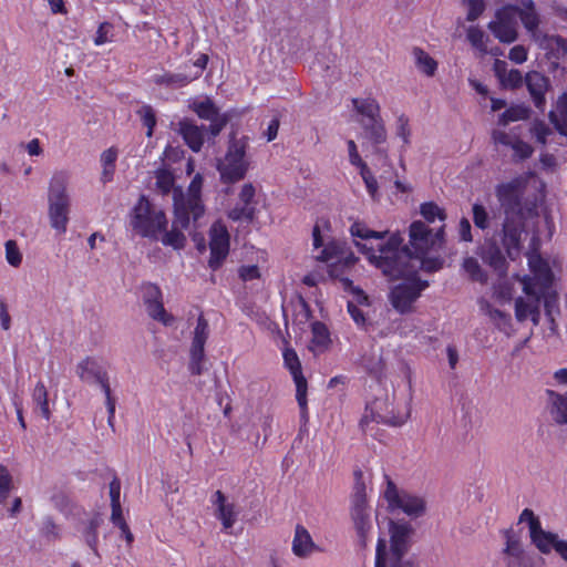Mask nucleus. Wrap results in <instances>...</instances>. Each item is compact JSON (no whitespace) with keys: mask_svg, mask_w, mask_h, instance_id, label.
Segmentation results:
<instances>
[{"mask_svg":"<svg viewBox=\"0 0 567 567\" xmlns=\"http://www.w3.org/2000/svg\"><path fill=\"white\" fill-rule=\"evenodd\" d=\"M350 234L354 238L358 249L364 254L371 265L381 269L386 276L394 278L416 276L415 264L425 272L432 274L442 269L444 260L441 257H416L408 246H403L400 233L392 234L386 241L379 243L377 247L369 241L384 240L388 230L377 231L368 227L364 221L357 220L350 226Z\"/></svg>","mask_w":567,"mask_h":567,"instance_id":"f257e3e1","label":"nucleus"},{"mask_svg":"<svg viewBox=\"0 0 567 567\" xmlns=\"http://www.w3.org/2000/svg\"><path fill=\"white\" fill-rule=\"evenodd\" d=\"M317 259L329 264V275L332 278L339 279L343 284L344 289L351 290L355 295L358 303H369L364 291L359 287H354L352 280L344 277L358 261L353 251L344 243L329 241L323 246Z\"/></svg>","mask_w":567,"mask_h":567,"instance_id":"f03ea898","label":"nucleus"},{"mask_svg":"<svg viewBox=\"0 0 567 567\" xmlns=\"http://www.w3.org/2000/svg\"><path fill=\"white\" fill-rule=\"evenodd\" d=\"M390 551L386 549V542L384 538H379L375 549V565L374 567H416L413 560L403 561L410 548V537L413 528L409 523H394L390 524Z\"/></svg>","mask_w":567,"mask_h":567,"instance_id":"7ed1b4c3","label":"nucleus"},{"mask_svg":"<svg viewBox=\"0 0 567 567\" xmlns=\"http://www.w3.org/2000/svg\"><path fill=\"white\" fill-rule=\"evenodd\" d=\"M130 224L141 237L158 240L168 220L162 209H157L145 195H141L132 209Z\"/></svg>","mask_w":567,"mask_h":567,"instance_id":"20e7f679","label":"nucleus"},{"mask_svg":"<svg viewBox=\"0 0 567 567\" xmlns=\"http://www.w3.org/2000/svg\"><path fill=\"white\" fill-rule=\"evenodd\" d=\"M247 150L248 137L236 138L231 136L229 138L225 156L217 164L223 184H236L246 177L250 166Z\"/></svg>","mask_w":567,"mask_h":567,"instance_id":"39448f33","label":"nucleus"},{"mask_svg":"<svg viewBox=\"0 0 567 567\" xmlns=\"http://www.w3.org/2000/svg\"><path fill=\"white\" fill-rule=\"evenodd\" d=\"M68 175L64 172L54 173L49 185V218L50 225L59 234L68 228L70 214V196L66 192Z\"/></svg>","mask_w":567,"mask_h":567,"instance_id":"423d86ee","label":"nucleus"},{"mask_svg":"<svg viewBox=\"0 0 567 567\" xmlns=\"http://www.w3.org/2000/svg\"><path fill=\"white\" fill-rule=\"evenodd\" d=\"M203 178L197 174L192 179L186 196L182 192L174 193L175 223L183 229L188 228L190 220L197 221L205 213L200 196Z\"/></svg>","mask_w":567,"mask_h":567,"instance_id":"0eeeda50","label":"nucleus"},{"mask_svg":"<svg viewBox=\"0 0 567 567\" xmlns=\"http://www.w3.org/2000/svg\"><path fill=\"white\" fill-rule=\"evenodd\" d=\"M533 280L529 275H524L519 279L526 298L518 297L515 299V317L519 322L529 318L534 324H538L540 321V305L546 289L533 287Z\"/></svg>","mask_w":567,"mask_h":567,"instance_id":"6e6552de","label":"nucleus"},{"mask_svg":"<svg viewBox=\"0 0 567 567\" xmlns=\"http://www.w3.org/2000/svg\"><path fill=\"white\" fill-rule=\"evenodd\" d=\"M386 487L383 497L390 512L402 511L409 516H421L425 512V502L422 497L399 491L392 478L384 474Z\"/></svg>","mask_w":567,"mask_h":567,"instance_id":"1a4fd4ad","label":"nucleus"},{"mask_svg":"<svg viewBox=\"0 0 567 567\" xmlns=\"http://www.w3.org/2000/svg\"><path fill=\"white\" fill-rule=\"evenodd\" d=\"M409 245L413 255L420 257L426 255L431 249L441 248L444 243V225L435 233L421 220L411 223L409 227Z\"/></svg>","mask_w":567,"mask_h":567,"instance_id":"9d476101","label":"nucleus"},{"mask_svg":"<svg viewBox=\"0 0 567 567\" xmlns=\"http://www.w3.org/2000/svg\"><path fill=\"white\" fill-rule=\"evenodd\" d=\"M284 367L289 371L296 385V400L300 409V416L307 421L308 411V382L302 372L300 359L295 349L286 347L282 351Z\"/></svg>","mask_w":567,"mask_h":567,"instance_id":"9b49d317","label":"nucleus"},{"mask_svg":"<svg viewBox=\"0 0 567 567\" xmlns=\"http://www.w3.org/2000/svg\"><path fill=\"white\" fill-rule=\"evenodd\" d=\"M526 184L522 177H515L506 183H501L495 187L496 198L503 209L504 215L525 214L523 196Z\"/></svg>","mask_w":567,"mask_h":567,"instance_id":"f8f14e48","label":"nucleus"},{"mask_svg":"<svg viewBox=\"0 0 567 567\" xmlns=\"http://www.w3.org/2000/svg\"><path fill=\"white\" fill-rule=\"evenodd\" d=\"M406 281L395 286L391 290V303L400 313H408L412 310L413 303L419 299L421 292L429 287L427 280L417 276L405 277Z\"/></svg>","mask_w":567,"mask_h":567,"instance_id":"ddd939ff","label":"nucleus"},{"mask_svg":"<svg viewBox=\"0 0 567 567\" xmlns=\"http://www.w3.org/2000/svg\"><path fill=\"white\" fill-rule=\"evenodd\" d=\"M526 215H504L501 241L508 258L515 260L522 250V235L525 233Z\"/></svg>","mask_w":567,"mask_h":567,"instance_id":"4468645a","label":"nucleus"},{"mask_svg":"<svg viewBox=\"0 0 567 567\" xmlns=\"http://www.w3.org/2000/svg\"><path fill=\"white\" fill-rule=\"evenodd\" d=\"M230 248V236L227 227L220 220L215 221L209 229V250L208 267L216 271L226 260Z\"/></svg>","mask_w":567,"mask_h":567,"instance_id":"2eb2a0df","label":"nucleus"},{"mask_svg":"<svg viewBox=\"0 0 567 567\" xmlns=\"http://www.w3.org/2000/svg\"><path fill=\"white\" fill-rule=\"evenodd\" d=\"M209 337L208 321L200 313L197 318L194 329L190 350L188 370L192 375H200L203 373V362L205 359V344Z\"/></svg>","mask_w":567,"mask_h":567,"instance_id":"dca6fc26","label":"nucleus"},{"mask_svg":"<svg viewBox=\"0 0 567 567\" xmlns=\"http://www.w3.org/2000/svg\"><path fill=\"white\" fill-rule=\"evenodd\" d=\"M515 9L512 4H506L498 9L495 20L488 23V29L494 37L502 43H513L518 38L517 21L514 17Z\"/></svg>","mask_w":567,"mask_h":567,"instance_id":"f3484780","label":"nucleus"},{"mask_svg":"<svg viewBox=\"0 0 567 567\" xmlns=\"http://www.w3.org/2000/svg\"><path fill=\"white\" fill-rule=\"evenodd\" d=\"M532 544L545 555L555 550L567 564V540L560 539L557 534L543 529L542 524L529 534Z\"/></svg>","mask_w":567,"mask_h":567,"instance_id":"a211bd4d","label":"nucleus"},{"mask_svg":"<svg viewBox=\"0 0 567 567\" xmlns=\"http://www.w3.org/2000/svg\"><path fill=\"white\" fill-rule=\"evenodd\" d=\"M515 9L514 17L520 19L522 24L535 41L543 32L539 30L540 18L533 0H519L517 4H512Z\"/></svg>","mask_w":567,"mask_h":567,"instance_id":"6ab92c4d","label":"nucleus"},{"mask_svg":"<svg viewBox=\"0 0 567 567\" xmlns=\"http://www.w3.org/2000/svg\"><path fill=\"white\" fill-rule=\"evenodd\" d=\"M525 84L536 109L544 111L546 106L545 94L550 87L547 76L537 71H530L525 75Z\"/></svg>","mask_w":567,"mask_h":567,"instance_id":"aec40b11","label":"nucleus"},{"mask_svg":"<svg viewBox=\"0 0 567 567\" xmlns=\"http://www.w3.org/2000/svg\"><path fill=\"white\" fill-rule=\"evenodd\" d=\"M505 547L503 548L506 567H519L525 563V553L519 536L513 528L503 530Z\"/></svg>","mask_w":567,"mask_h":567,"instance_id":"412c9836","label":"nucleus"},{"mask_svg":"<svg viewBox=\"0 0 567 567\" xmlns=\"http://www.w3.org/2000/svg\"><path fill=\"white\" fill-rule=\"evenodd\" d=\"M528 266L532 272L530 279H534L533 287L550 289L554 280L553 271L548 262L538 254H532L528 257Z\"/></svg>","mask_w":567,"mask_h":567,"instance_id":"4be33fe9","label":"nucleus"},{"mask_svg":"<svg viewBox=\"0 0 567 567\" xmlns=\"http://www.w3.org/2000/svg\"><path fill=\"white\" fill-rule=\"evenodd\" d=\"M540 50L545 51L548 60L557 63L567 55V40L560 35L542 33L535 40Z\"/></svg>","mask_w":567,"mask_h":567,"instance_id":"5701e85b","label":"nucleus"},{"mask_svg":"<svg viewBox=\"0 0 567 567\" xmlns=\"http://www.w3.org/2000/svg\"><path fill=\"white\" fill-rule=\"evenodd\" d=\"M210 502L216 509L215 515L220 520L223 528L226 530L231 528L238 516L235 504L229 503L225 494L219 489L213 494Z\"/></svg>","mask_w":567,"mask_h":567,"instance_id":"b1692460","label":"nucleus"},{"mask_svg":"<svg viewBox=\"0 0 567 567\" xmlns=\"http://www.w3.org/2000/svg\"><path fill=\"white\" fill-rule=\"evenodd\" d=\"M351 518L362 547L367 546L368 536L371 530V520L369 514L368 502L351 503Z\"/></svg>","mask_w":567,"mask_h":567,"instance_id":"393cba45","label":"nucleus"},{"mask_svg":"<svg viewBox=\"0 0 567 567\" xmlns=\"http://www.w3.org/2000/svg\"><path fill=\"white\" fill-rule=\"evenodd\" d=\"M178 133L183 137L185 144L195 153L203 147L205 140V126H198L188 118L178 122Z\"/></svg>","mask_w":567,"mask_h":567,"instance_id":"a878e982","label":"nucleus"},{"mask_svg":"<svg viewBox=\"0 0 567 567\" xmlns=\"http://www.w3.org/2000/svg\"><path fill=\"white\" fill-rule=\"evenodd\" d=\"M548 396L547 410L556 425H567V391L559 393L554 390H546Z\"/></svg>","mask_w":567,"mask_h":567,"instance_id":"bb28decb","label":"nucleus"},{"mask_svg":"<svg viewBox=\"0 0 567 567\" xmlns=\"http://www.w3.org/2000/svg\"><path fill=\"white\" fill-rule=\"evenodd\" d=\"M311 340L309 350L315 355H320L327 352L332 343L330 331L327 324L322 321H315L310 326Z\"/></svg>","mask_w":567,"mask_h":567,"instance_id":"cd10ccee","label":"nucleus"},{"mask_svg":"<svg viewBox=\"0 0 567 567\" xmlns=\"http://www.w3.org/2000/svg\"><path fill=\"white\" fill-rule=\"evenodd\" d=\"M76 374L83 382L97 383L109 373L94 357H85L76 365Z\"/></svg>","mask_w":567,"mask_h":567,"instance_id":"c85d7f7f","label":"nucleus"},{"mask_svg":"<svg viewBox=\"0 0 567 567\" xmlns=\"http://www.w3.org/2000/svg\"><path fill=\"white\" fill-rule=\"evenodd\" d=\"M408 416L402 415H392V416H384L379 413H374L372 410L369 411L367 408L365 413L363 414L360 426L364 433H370L371 435H375L372 433L373 427H371V423H382L390 426H401L405 423Z\"/></svg>","mask_w":567,"mask_h":567,"instance_id":"c756f323","label":"nucleus"},{"mask_svg":"<svg viewBox=\"0 0 567 567\" xmlns=\"http://www.w3.org/2000/svg\"><path fill=\"white\" fill-rule=\"evenodd\" d=\"M197 79L198 72L187 73V71L184 70V72L178 73L165 72L163 74L154 75L153 82L156 85H165L167 87H183Z\"/></svg>","mask_w":567,"mask_h":567,"instance_id":"7c9ffc66","label":"nucleus"},{"mask_svg":"<svg viewBox=\"0 0 567 567\" xmlns=\"http://www.w3.org/2000/svg\"><path fill=\"white\" fill-rule=\"evenodd\" d=\"M316 545L307 528L302 525H297L292 540V553L297 557H307L313 551Z\"/></svg>","mask_w":567,"mask_h":567,"instance_id":"2f4dec72","label":"nucleus"},{"mask_svg":"<svg viewBox=\"0 0 567 567\" xmlns=\"http://www.w3.org/2000/svg\"><path fill=\"white\" fill-rule=\"evenodd\" d=\"M495 72L504 87L518 89L525 81L519 70L512 69L506 72L505 63L498 60L495 62Z\"/></svg>","mask_w":567,"mask_h":567,"instance_id":"473e14b6","label":"nucleus"},{"mask_svg":"<svg viewBox=\"0 0 567 567\" xmlns=\"http://www.w3.org/2000/svg\"><path fill=\"white\" fill-rule=\"evenodd\" d=\"M483 260L486 265L493 268L499 276H505L507 272V261L501 248L497 245H491L483 254Z\"/></svg>","mask_w":567,"mask_h":567,"instance_id":"72a5a7b5","label":"nucleus"},{"mask_svg":"<svg viewBox=\"0 0 567 567\" xmlns=\"http://www.w3.org/2000/svg\"><path fill=\"white\" fill-rule=\"evenodd\" d=\"M548 117L561 135H567V92L559 96L556 111H550Z\"/></svg>","mask_w":567,"mask_h":567,"instance_id":"f704fd0d","label":"nucleus"},{"mask_svg":"<svg viewBox=\"0 0 567 567\" xmlns=\"http://www.w3.org/2000/svg\"><path fill=\"white\" fill-rule=\"evenodd\" d=\"M352 104L355 111L363 116L365 122L374 121L381 117L380 105L375 99H352Z\"/></svg>","mask_w":567,"mask_h":567,"instance_id":"c9c22d12","label":"nucleus"},{"mask_svg":"<svg viewBox=\"0 0 567 567\" xmlns=\"http://www.w3.org/2000/svg\"><path fill=\"white\" fill-rule=\"evenodd\" d=\"M362 128L367 137L375 145L383 144L386 141V130L382 117L365 122L361 121Z\"/></svg>","mask_w":567,"mask_h":567,"instance_id":"e433bc0d","label":"nucleus"},{"mask_svg":"<svg viewBox=\"0 0 567 567\" xmlns=\"http://www.w3.org/2000/svg\"><path fill=\"white\" fill-rule=\"evenodd\" d=\"M117 154H118L117 148L113 147V146L105 150L101 154V164H102L101 182L103 184H106V183H110L111 181H113Z\"/></svg>","mask_w":567,"mask_h":567,"instance_id":"4c0bfd02","label":"nucleus"},{"mask_svg":"<svg viewBox=\"0 0 567 567\" xmlns=\"http://www.w3.org/2000/svg\"><path fill=\"white\" fill-rule=\"evenodd\" d=\"M144 305L148 316L152 319L163 323L164 326H172L174 323L175 318L173 315L165 310L163 298L146 302Z\"/></svg>","mask_w":567,"mask_h":567,"instance_id":"58836bf2","label":"nucleus"},{"mask_svg":"<svg viewBox=\"0 0 567 567\" xmlns=\"http://www.w3.org/2000/svg\"><path fill=\"white\" fill-rule=\"evenodd\" d=\"M415 65L426 76H433L437 70V62L423 49L414 48Z\"/></svg>","mask_w":567,"mask_h":567,"instance_id":"ea45409f","label":"nucleus"},{"mask_svg":"<svg viewBox=\"0 0 567 567\" xmlns=\"http://www.w3.org/2000/svg\"><path fill=\"white\" fill-rule=\"evenodd\" d=\"M32 400L39 408L42 417L47 421L50 420L51 412L49 409L48 390L42 381H39L35 384L32 393Z\"/></svg>","mask_w":567,"mask_h":567,"instance_id":"a19ab883","label":"nucleus"},{"mask_svg":"<svg viewBox=\"0 0 567 567\" xmlns=\"http://www.w3.org/2000/svg\"><path fill=\"white\" fill-rule=\"evenodd\" d=\"M529 109L524 105H513L506 109L498 117L499 125H507L511 122L526 120L529 117Z\"/></svg>","mask_w":567,"mask_h":567,"instance_id":"79ce46f5","label":"nucleus"},{"mask_svg":"<svg viewBox=\"0 0 567 567\" xmlns=\"http://www.w3.org/2000/svg\"><path fill=\"white\" fill-rule=\"evenodd\" d=\"M466 38L471 45L480 51L481 54H486L487 50V37L484 31L477 25H471L466 31Z\"/></svg>","mask_w":567,"mask_h":567,"instance_id":"37998d69","label":"nucleus"},{"mask_svg":"<svg viewBox=\"0 0 567 567\" xmlns=\"http://www.w3.org/2000/svg\"><path fill=\"white\" fill-rule=\"evenodd\" d=\"M97 384L100 385L102 392L105 395V404H106L107 414H109L107 422L111 426H113V422L115 419L116 399L112 394L109 374L105 378H103L101 381H99Z\"/></svg>","mask_w":567,"mask_h":567,"instance_id":"c03bdc74","label":"nucleus"},{"mask_svg":"<svg viewBox=\"0 0 567 567\" xmlns=\"http://www.w3.org/2000/svg\"><path fill=\"white\" fill-rule=\"evenodd\" d=\"M174 226L181 227L175 221H174ZM161 235H162V237L159 239L164 246H171L174 249H181L185 245L186 238H185L184 234L176 227H173L169 231L166 228Z\"/></svg>","mask_w":567,"mask_h":567,"instance_id":"a18cd8bd","label":"nucleus"},{"mask_svg":"<svg viewBox=\"0 0 567 567\" xmlns=\"http://www.w3.org/2000/svg\"><path fill=\"white\" fill-rule=\"evenodd\" d=\"M420 214L427 223H434L436 218L441 221L446 219L445 210L434 202H426L421 204Z\"/></svg>","mask_w":567,"mask_h":567,"instance_id":"49530a36","label":"nucleus"},{"mask_svg":"<svg viewBox=\"0 0 567 567\" xmlns=\"http://www.w3.org/2000/svg\"><path fill=\"white\" fill-rule=\"evenodd\" d=\"M255 205H236L228 212V218L234 221L246 220L247 223H251L255 219Z\"/></svg>","mask_w":567,"mask_h":567,"instance_id":"de8ad7c7","label":"nucleus"},{"mask_svg":"<svg viewBox=\"0 0 567 567\" xmlns=\"http://www.w3.org/2000/svg\"><path fill=\"white\" fill-rule=\"evenodd\" d=\"M487 315L501 331L505 333L509 332L512 329V319L508 313L487 305Z\"/></svg>","mask_w":567,"mask_h":567,"instance_id":"09e8293b","label":"nucleus"},{"mask_svg":"<svg viewBox=\"0 0 567 567\" xmlns=\"http://www.w3.org/2000/svg\"><path fill=\"white\" fill-rule=\"evenodd\" d=\"M463 268L473 281H478L481 284H485L487 281V275L483 271L477 259L474 257H466L463 261Z\"/></svg>","mask_w":567,"mask_h":567,"instance_id":"8fccbe9b","label":"nucleus"},{"mask_svg":"<svg viewBox=\"0 0 567 567\" xmlns=\"http://www.w3.org/2000/svg\"><path fill=\"white\" fill-rule=\"evenodd\" d=\"M136 114L140 116L143 125L147 128L146 136L152 137L157 123L154 109L148 104H144L140 110H137Z\"/></svg>","mask_w":567,"mask_h":567,"instance_id":"3c124183","label":"nucleus"},{"mask_svg":"<svg viewBox=\"0 0 567 567\" xmlns=\"http://www.w3.org/2000/svg\"><path fill=\"white\" fill-rule=\"evenodd\" d=\"M99 527H100V518L93 517L89 520L85 529L83 530V537H84L86 545L95 554H97V542H99L97 529H99Z\"/></svg>","mask_w":567,"mask_h":567,"instance_id":"603ef678","label":"nucleus"},{"mask_svg":"<svg viewBox=\"0 0 567 567\" xmlns=\"http://www.w3.org/2000/svg\"><path fill=\"white\" fill-rule=\"evenodd\" d=\"M194 111L199 118L207 121L213 120L215 116L220 114L219 109L208 97H206L204 101L196 102L194 104Z\"/></svg>","mask_w":567,"mask_h":567,"instance_id":"864d4df0","label":"nucleus"},{"mask_svg":"<svg viewBox=\"0 0 567 567\" xmlns=\"http://www.w3.org/2000/svg\"><path fill=\"white\" fill-rule=\"evenodd\" d=\"M354 485L353 493L351 496V503H364L367 501V487L363 480V473L361 470H355L354 473Z\"/></svg>","mask_w":567,"mask_h":567,"instance_id":"5fc2aeb1","label":"nucleus"},{"mask_svg":"<svg viewBox=\"0 0 567 567\" xmlns=\"http://www.w3.org/2000/svg\"><path fill=\"white\" fill-rule=\"evenodd\" d=\"M530 134L537 143L547 144V138L553 134L551 128L542 120H535L530 126Z\"/></svg>","mask_w":567,"mask_h":567,"instance_id":"6e6d98bb","label":"nucleus"},{"mask_svg":"<svg viewBox=\"0 0 567 567\" xmlns=\"http://www.w3.org/2000/svg\"><path fill=\"white\" fill-rule=\"evenodd\" d=\"M472 213H473L474 225L477 228H480L482 230H485L486 228H488L489 216H488L486 208L483 205L477 204V203L474 204L472 207Z\"/></svg>","mask_w":567,"mask_h":567,"instance_id":"4d7b16f0","label":"nucleus"},{"mask_svg":"<svg viewBox=\"0 0 567 567\" xmlns=\"http://www.w3.org/2000/svg\"><path fill=\"white\" fill-rule=\"evenodd\" d=\"M467 8L466 20L473 22L477 20L485 10L484 0H463Z\"/></svg>","mask_w":567,"mask_h":567,"instance_id":"13d9d810","label":"nucleus"},{"mask_svg":"<svg viewBox=\"0 0 567 567\" xmlns=\"http://www.w3.org/2000/svg\"><path fill=\"white\" fill-rule=\"evenodd\" d=\"M4 248L7 261L13 267H19L22 262V254L17 243L14 240H8L4 244Z\"/></svg>","mask_w":567,"mask_h":567,"instance_id":"bf43d9fd","label":"nucleus"},{"mask_svg":"<svg viewBox=\"0 0 567 567\" xmlns=\"http://www.w3.org/2000/svg\"><path fill=\"white\" fill-rule=\"evenodd\" d=\"M542 302L544 303L545 313L550 320H554V312H558V295L556 291L546 290Z\"/></svg>","mask_w":567,"mask_h":567,"instance_id":"052dcab7","label":"nucleus"},{"mask_svg":"<svg viewBox=\"0 0 567 567\" xmlns=\"http://www.w3.org/2000/svg\"><path fill=\"white\" fill-rule=\"evenodd\" d=\"M174 186V176L168 171H159L156 175V187L164 194L171 193Z\"/></svg>","mask_w":567,"mask_h":567,"instance_id":"680f3d73","label":"nucleus"},{"mask_svg":"<svg viewBox=\"0 0 567 567\" xmlns=\"http://www.w3.org/2000/svg\"><path fill=\"white\" fill-rule=\"evenodd\" d=\"M512 148L514 151L515 157L519 161L529 158L534 153L532 145L519 140L518 137H515Z\"/></svg>","mask_w":567,"mask_h":567,"instance_id":"e2e57ef3","label":"nucleus"},{"mask_svg":"<svg viewBox=\"0 0 567 567\" xmlns=\"http://www.w3.org/2000/svg\"><path fill=\"white\" fill-rule=\"evenodd\" d=\"M112 30H113L112 23H110L107 21L102 22L96 30V34L94 38V44L99 47V45L105 44L106 42L112 41V37H113Z\"/></svg>","mask_w":567,"mask_h":567,"instance_id":"0e129e2a","label":"nucleus"},{"mask_svg":"<svg viewBox=\"0 0 567 567\" xmlns=\"http://www.w3.org/2000/svg\"><path fill=\"white\" fill-rule=\"evenodd\" d=\"M230 116L227 113L219 114L215 116L213 120H209L210 124L208 126V132L212 137H216L220 134V132L228 124Z\"/></svg>","mask_w":567,"mask_h":567,"instance_id":"69168bd1","label":"nucleus"},{"mask_svg":"<svg viewBox=\"0 0 567 567\" xmlns=\"http://www.w3.org/2000/svg\"><path fill=\"white\" fill-rule=\"evenodd\" d=\"M360 175L365 184L367 190L371 196H374L378 190V182L368 165H362L359 168Z\"/></svg>","mask_w":567,"mask_h":567,"instance_id":"338daca9","label":"nucleus"},{"mask_svg":"<svg viewBox=\"0 0 567 567\" xmlns=\"http://www.w3.org/2000/svg\"><path fill=\"white\" fill-rule=\"evenodd\" d=\"M41 534L48 539L60 538V527L54 523L51 517H45L42 523Z\"/></svg>","mask_w":567,"mask_h":567,"instance_id":"774afa93","label":"nucleus"}]
</instances>
